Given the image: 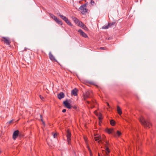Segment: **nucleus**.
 <instances>
[{
	"label": "nucleus",
	"mask_w": 156,
	"mask_h": 156,
	"mask_svg": "<svg viewBox=\"0 0 156 156\" xmlns=\"http://www.w3.org/2000/svg\"><path fill=\"white\" fill-rule=\"evenodd\" d=\"M140 121L146 128H149L151 126V123L149 121H146L144 118L142 116L140 118Z\"/></svg>",
	"instance_id": "1"
},
{
	"label": "nucleus",
	"mask_w": 156,
	"mask_h": 156,
	"mask_svg": "<svg viewBox=\"0 0 156 156\" xmlns=\"http://www.w3.org/2000/svg\"><path fill=\"white\" fill-rule=\"evenodd\" d=\"M58 14L61 17V18L64 20L68 25L71 26H73V25L66 17L61 15L60 13H58Z\"/></svg>",
	"instance_id": "2"
},
{
	"label": "nucleus",
	"mask_w": 156,
	"mask_h": 156,
	"mask_svg": "<svg viewBox=\"0 0 156 156\" xmlns=\"http://www.w3.org/2000/svg\"><path fill=\"white\" fill-rule=\"evenodd\" d=\"M79 9L81 11V12L82 14H85L88 10L87 9H86V4H84L81 5L79 8Z\"/></svg>",
	"instance_id": "3"
},
{
	"label": "nucleus",
	"mask_w": 156,
	"mask_h": 156,
	"mask_svg": "<svg viewBox=\"0 0 156 156\" xmlns=\"http://www.w3.org/2000/svg\"><path fill=\"white\" fill-rule=\"evenodd\" d=\"M71 100H66L64 101L63 104L67 108L69 109H71L73 107L70 105L69 103L71 102Z\"/></svg>",
	"instance_id": "4"
},
{
	"label": "nucleus",
	"mask_w": 156,
	"mask_h": 156,
	"mask_svg": "<svg viewBox=\"0 0 156 156\" xmlns=\"http://www.w3.org/2000/svg\"><path fill=\"white\" fill-rule=\"evenodd\" d=\"M106 131L108 133L112 134L115 136H116V133L112 129L107 128L106 129Z\"/></svg>",
	"instance_id": "5"
},
{
	"label": "nucleus",
	"mask_w": 156,
	"mask_h": 156,
	"mask_svg": "<svg viewBox=\"0 0 156 156\" xmlns=\"http://www.w3.org/2000/svg\"><path fill=\"white\" fill-rule=\"evenodd\" d=\"M71 134L70 132L68 130L67 132L66 136L67 137V140L69 144H70V141L71 140Z\"/></svg>",
	"instance_id": "6"
},
{
	"label": "nucleus",
	"mask_w": 156,
	"mask_h": 156,
	"mask_svg": "<svg viewBox=\"0 0 156 156\" xmlns=\"http://www.w3.org/2000/svg\"><path fill=\"white\" fill-rule=\"evenodd\" d=\"M19 131L18 130H16L14 132L12 138L14 140H16L19 134Z\"/></svg>",
	"instance_id": "7"
},
{
	"label": "nucleus",
	"mask_w": 156,
	"mask_h": 156,
	"mask_svg": "<svg viewBox=\"0 0 156 156\" xmlns=\"http://www.w3.org/2000/svg\"><path fill=\"white\" fill-rule=\"evenodd\" d=\"M2 38L3 39L2 40L4 42L5 44L7 45L9 44L10 42L9 40V38L8 37H3Z\"/></svg>",
	"instance_id": "8"
},
{
	"label": "nucleus",
	"mask_w": 156,
	"mask_h": 156,
	"mask_svg": "<svg viewBox=\"0 0 156 156\" xmlns=\"http://www.w3.org/2000/svg\"><path fill=\"white\" fill-rule=\"evenodd\" d=\"M78 31L80 33V34L83 37L85 38L87 37V34L84 33L81 29H79L78 30Z\"/></svg>",
	"instance_id": "9"
},
{
	"label": "nucleus",
	"mask_w": 156,
	"mask_h": 156,
	"mask_svg": "<svg viewBox=\"0 0 156 156\" xmlns=\"http://www.w3.org/2000/svg\"><path fill=\"white\" fill-rule=\"evenodd\" d=\"M79 26L80 27L83 28L85 30H87V27L82 22H80L79 23Z\"/></svg>",
	"instance_id": "10"
},
{
	"label": "nucleus",
	"mask_w": 156,
	"mask_h": 156,
	"mask_svg": "<svg viewBox=\"0 0 156 156\" xmlns=\"http://www.w3.org/2000/svg\"><path fill=\"white\" fill-rule=\"evenodd\" d=\"M49 56L50 60L52 61H54L56 62H57V60L55 59V57L53 56L51 52L49 53Z\"/></svg>",
	"instance_id": "11"
},
{
	"label": "nucleus",
	"mask_w": 156,
	"mask_h": 156,
	"mask_svg": "<svg viewBox=\"0 0 156 156\" xmlns=\"http://www.w3.org/2000/svg\"><path fill=\"white\" fill-rule=\"evenodd\" d=\"M64 94L63 92H61L58 95V98L60 100L64 98Z\"/></svg>",
	"instance_id": "12"
},
{
	"label": "nucleus",
	"mask_w": 156,
	"mask_h": 156,
	"mask_svg": "<svg viewBox=\"0 0 156 156\" xmlns=\"http://www.w3.org/2000/svg\"><path fill=\"white\" fill-rule=\"evenodd\" d=\"M78 91V90L76 88H74V89L72 90L71 93L72 94H73L74 96H77V92Z\"/></svg>",
	"instance_id": "13"
},
{
	"label": "nucleus",
	"mask_w": 156,
	"mask_h": 156,
	"mask_svg": "<svg viewBox=\"0 0 156 156\" xmlns=\"http://www.w3.org/2000/svg\"><path fill=\"white\" fill-rule=\"evenodd\" d=\"M94 139L95 141H98V142L99 143L101 141V136H95Z\"/></svg>",
	"instance_id": "14"
},
{
	"label": "nucleus",
	"mask_w": 156,
	"mask_h": 156,
	"mask_svg": "<svg viewBox=\"0 0 156 156\" xmlns=\"http://www.w3.org/2000/svg\"><path fill=\"white\" fill-rule=\"evenodd\" d=\"M72 18L73 20V21L75 22L76 23H79L80 22H81V21H79V20H78L77 18L74 17H72Z\"/></svg>",
	"instance_id": "15"
},
{
	"label": "nucleus",
	"mask_w": 156,
	"mask_h": 156,
	"mask_svg": "<svg viewBox=\"0 0 156 156\" xmlns=\"http://www.w3.org/2000/svg\"><path fill=\"white\" fill-rule=\"evenodd\" d=\"M50 17L53 19L55 21L56 20H57L58 18L57 17L54 16V15L52 14H50Z\"/></svg>",
	"instance_id": "16"
},
{
	"label": "nucleus",
	"mask_w": 156,
	"mask_h": 156,
	"mask_svg": "<svg viewBox=\"0 0 156 156\" xmlns=\"http://www.w3.org/2000/svg\"><path fill=\"white\" fill-rule=\"evenodd\" d=\"M117 111L119 115H121L122 114V112L121 109L118 106H117Z\"/></svg>",
	"instance_id": "17"
},
{
	"label": "nucleus",
	"mask_w": 156,
	"mask_h": 156,
	"mask_svg": "<svg viewBox=\"0 0 156 156\" xmlns=\"http://www.w3.org/2000/svg\"><path fill=\"white\" fill-rule=\"evenodd\" d=\"M56 22L58 24H60L61 25H62V22L61 20H59L58 19H57V20H56Z\"/></svg>",
	"instance_id": "18"
},
{
	"label": "nucleus",
	"mask_w": 156,
	"mask_h": 156,
	"mask_svg": "<svg viewBox=\"0 0 156 156\" xmlns=\"http://www.w3.org/2000/svg\"><path fill=\"white\" fill-rule=\"evenodd\" d=\"M110 124L112 126L115 125V122L113 120H111L110 121Z\"/></svg>",
	"instance_id": "19"
},
{
	"label": "nucleus",
	"mask_w": 156,
	"mask_h": 156,
	"mask_svg": "<svg viewBox=\"0 0 156 156\" xmlns=\"http://www.w3.org/2000/svg\"><path fill=\"white\" fill-rule=\"evenodd\" d=\"M109 26H108V25H105L102 27V29H107L108 28Z\"/></svg>",
	"instance_id": "20"
},
{
	"label": "nucleus",
	"mask_w": 156,
	"mask_h": 156,
	"mask_svg": "<svg viewBox=\"0 0 156 156\" xmlns=\"http://www.w3.org/2000/svg\"><path fill=\"white\" fill-rule=\"evenodd\" d=\"M115 23V22H112L111 23H109L108 24L109 27H111L112 25H114Z\"/></svg>",
	"instance_id": "21"
},
{
	"label": "nucleus",
	"mask_w": 156,
	"mask_h": 156,
	"mask_svg": "<svg viewBox=\"0 0 156 156\" xmlns=\"http://www.w3.org/2000/svg\"><path fill=\"white\" fill-rule=\"evenodd\" d=\"M106 152L107 154H108L110 152V151L108 147H106L105 149Z\"/></svg>",
	"instance_id": "22"
},
{
	"label": "nucleus",
	"mask_w": 156,
	"mask_h": 156,
	"mask_svg": "<svg viewBox=\"0 0 156 156\" xmlns=\"http://www.w3.org/2000/svg\"><path fill=\"white\" fill-rule=\"evenodd\" d=\"M121 134V133L119 131H117V132L116 134V135H118V136H119Z\"/></svg>",
	"instance_id": "23"
},
{
	"label": "nucleus",
	"mask_w": 156,
	"mask_h": 156,
	"mask_svg": "<svg viewBox=\"0 0 156 156\" xmlns=\"http://www.w3.org/2000/svg\"><path fill=\"white\" fill-rule=\"evenodd\" d=\"M57 136V134L56 133H55L53 134V137L54 138H55Z\"/></svg>",
	"instance_id": "24"
},
{
	"label": "nucleus",
	"mask_w": 156,
	"mask_h": 156,
	"mask_svg": "<svg viewBox=\"0 0 156 156\" xmlns=\"http://www.w3.org/2000/svg\"><path fill=\"white\" fill-rule=\"evenodd\" d=\"M12 121H13V120H10V121H9L7 123V124H10L12 122Z\"/></svg>",
	"instance_id": "25"
},
{
	"label": "nucleus",
	"mask_w": 156,
	"mask_h": 156,
	"mask_svg": "<svg viewBox=\"0 0 156 156\" xmlns=\"http://www.w3.org/2000/svg\"><path fill=\"white\" fill-rule=\"evenodd\" d=\"M40 98L42 100H43L44 99V98L42 96H41V95H40Z\"/></svg>",
	"instance_id": "26"
},
{
	"label": "nucleus",
	"mask_w": 156,
	"mask_h": 156,
	"mask_svg": "<svg viewBox=\"0 0 156 156\" xmlns=\"http://www.w3.org/2000/svg\"><path fill=\"white\" fill-rule=\"evenodd\" d=\"M66 110L65 109H63V110H62V112L64 113L66 112Z\"/></svg>",
	"instance_id": "27"
},
{
	"label": "nucleus",
	"mask_w": 156,
	"mask_h": 156,
	"mask_svg": "<svg viewBox=\"0 0 156 156\" xmlns=\"http://www.w3.org/2000/svg\"><path fill=\"white\" fill-rule=\"evenodd\" d=\"M88 150L90 152V153H91V150H90V147H88Z\"/></svg>",
	"instance_id": "28"
},
{
	"label": "nucleus",
	"mask_w": 156,
	"mask_h": 156,
	"mask_svg": "<svg viewBox=\"0 0 156 156\" xmlns=\"http://www.w3.org/2000/svg\"><path fill=\"white\" fill-rule=\"evenodd\" d=\"M100 49L102 50H105V48L104 47H101L100 48Z\"/></svg>",
	"instance_id": "29"
},
{
	"label": "nucleus",
	"mask_w": 156,
	"mask_h": 156,
	"mask_svg": "<svg viewBox=\"0 0 156 156\" xmlns=\"http://www.w3.org/2000/svg\"><path fill=\"white\" fill-rule=\"evenodd\" d=\"M107 104L108 106L109 107H110L109 105L108 102H107Z\"/></svg>",
	"instance_id": "30"
},
{
	"label": "nucleus",
	"mask_w": 156,
	"mask_h": 156,
	"mask_svg": "<svg viewBox=\"0 0 156 156\" xmlns=\"http://www.w3.org/2000/svg\"><path fill=\"white\" fill-rule=\"evenodd\" d=\"M73 108H74V109H76V106H74V107H73Z\"/></svg>",
	"instance_id": "31"
},
{
	"label": "nucleus",
	"mask_w": 156,
	"mask_h": 156,
	"mask_svg": "<svg viewBox=\"0 0 156 156\" xmlns=\"http://www.w3.org/2000/svg\"><path fill=\"white\" fill-rule=\"evenodd\" d=\"M91 3H94V1H91Z\"/></svg>",
	"instance_id": "32"
},
{
	"label": "nucleus",
	"mask_w": 156,
	"mask_h": 156,
	"mask_svg": "<svg viewBox=\"0 0 156 156\" xmlns=\"http://www.w3.org/2000/svg\"><path fill=\"white\" fill-rule=\"evenodd\" d=\"M102 119L101 118V117H99V120H101Z\"/></svg>",
	"instance_id": "33"
},
{
	"label": "nucleus",
	"mask_w": 156,
	"mask_h": 156,
	"mask_svg": "<svg viewBox=\"0 0 156 156\" xmlns=\"http://www.w3.org/2000/svg\"><path fill=\"white\" fill-rule=\"evenodd\" d=\"M87 102L88 104H89L90 103V102L89 101H87Z\"/></svg>",
	"instance_id": "34"
},
{
	"label": "nucleus",
	"mask_w": 156,
	"mask_h": 156,
	"mask_svg": "<svg viewBox=\"0 0 156 156\" xmlns=\"http://www.w3.org/2000/svg\"><path fill=\"white\" fill-rule=\"evenodd\" d=\"M41 120L43 122V123H44V122H43V119H41Z\"/></svg>",
	"instance_id": "35"
},
{
	"label": "nucleus",
	"mask_w": 156,
	"mask_h": 156,
	"mask_svg": "<svg viewBox=\"0 0 156 156\" xmlns=\"http://www.w3.org/2000/svg\"><path fill=\"white\" fill-rule=\"evenodd\" d=\"M73 154L74 155L75 154V152H74Z\"/></svg>",
	"instance_id": "36"
},
{
	"label": "nucleus",
	"mask_w": 156,
	"mask_h": 156,
	"mask_svg": "<svg viewBox=\"0 0 156 156\" xmlns=\"http://www.w3.org/2000/svg\"><path fill=\"white\" fill-rule=\"evenodd\" d=\"M110 38H108V40H110Z\"/></svg>",
	"instance_id": "37"
},
{
	"label": "nucleus",
	"mask_w": 156,
	"mask_h": 156,
	"mask_svg": "<svg viewBox=\"0 0 156 156\" xmlns=\"http://www.w3.org/2000/svg\"><path fill=\"white\" fill-rule=\"evenodd\" d=\"M75 156H76V155H75Z\"/></svg>",
	"instance_id": "38"
}]
</instances>
